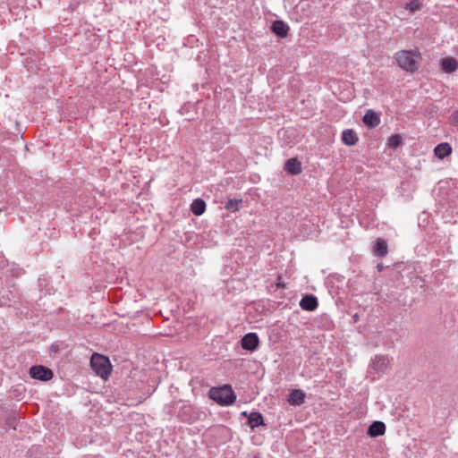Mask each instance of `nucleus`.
Wrapping results in <instances>:
<instances>
[{
    "label": "nucleus",
    "mask_w": 458,
    "mask_h": 458,
    "mask_svg": "<svg viewBox=\"0 0 458 458\" xmlns=\"http://www.w3.org/2000/svg\"><path fill=\"white\" fill-rule=\"evenodd\" d=\"M420 57V54L417 50H400L394 56L399 67L409 72H414L419 69Z\"/></svg>",
    "instance_id": "f257e3e1"
},
{
    "label": "nucleus",
    "mask_w": 458,
    "mask_h": 458,
    "mask_svg": "<svg viewBox=\"0 0 458 458\" xmlns=\"http://www.w3.org/2000/svg\"><path fill=\"white\" fill-rule=\"evenodd\" d=\"M208 396L222 406H230L236 400V394L230 385H225L221 387H212L209 390Z\"/></svg>",
    "instance_id": "f03ea898"
},
{
    "label": "nucleus",
    "mask_w": 458,
    "mask_h": 458,
    "mask_svg": "<svg viewBox=\"0 0 458 458\" xmlns=\"http://www.w3.org/2000/svg\"><path fill=\"white\" fill-rule=\"evenodd\" d=\"M92 370L100 377L106 379L112 371L109 359L99 353H93L90 359Z\"/></svg>",
    "instance_id": "7ed1b4c3"
},
{
    "label": "nucleus",
    "mask_w": 458,
    "mask_h": 458,
    "mask_svg": "<svg viewBox=\"0 0 458 458\" xmlns=\"http://www.w3.org/2000/svg\"><path fill=\"white\" fill-rule=\"evenodd\" d=\"M206 412L189 403H183L178 410L177 418L185 423H194L206 418Z\"/></svg>",
    "instance_id": "20e7f679"
},
{
    "label": "nucleus",
    "mask_w": 458,
    "mask_h": 458,
    "mask_svg": "<svg viewBox=\"0 0 458 458\" xmlns=\"http://www.w3.org/2000/svg\"><path fill=\"white\" fill-rule=\"evenodd\" d=\"M30 375L32 378L44 382L50 380L54 376L50 369L42 365L32 366L30 369Z\"/></svg>",
    "instance_id": "39448f33"
},
{
    "label": "nucleus",
    "mask_w": 458,
    "mask_h": 458,
    "mask_svg": "<svg viewBox=\"0 0 458 458\" xmlns=\"http://www.w3.org/2000/svg\"><path fill=\"white\" fill-rule=\"evenodd\" d=\"M259 339L256 333H248L241 340V345L243 350L254 352L258 349Z\"/></svg>",
    "instance_id": "423d86ee"
},
{
    "label": "nucleus",
    "mask_w": 458,
    "mask_h": 458,
    "mask_svg": "<svg viewBox=\"0 0 458 458\" xmlns=\"http://www.w3.org/2000/svg\"><path fill=\"white\" fill-rule=\"evenodd\" d=\"M362 121L366 126L369 128H375L380 123V116L379 114L372 109H369L366 111Z\"/></svg>",
    "instance_id": "0eeeda50"
},
{
    "label": "nucleus",
    "mask_w": 458,
    "mask_h": 458,
    "mask_svg": "<svg viewBox=\"0 0 458 458\" xmlns=\"http://www.w3.org/2000/svg\"><path fill=\"white\" fill-rule=\"evenodd\" d=\"M318 306V301L316 296L312 294L305 295L300 301V307L303 310L313 311Z\"/></svg>",
    "instance_id": "6e6552de"
},
{
    "label": "nucleus",
    "mask_w": 458,
    "mask_h": 458,
    "mask_svg": "<svg viewBox=\"0 0 458 458\" xmlns=\"http://www.w3.org/2000/svg\"><path fill=\"white\" fill-rule=\"evenodd\" d=\"M386 433V425L383 421H373L368 428L367 434L371 437L383 436Z\"/></svg>",
    "instance_id": "1a4fd4ad"
},
{
    "label": "nucleus",
    "mask_w": 458,
    "mask_h": 458,
    "mask_svg": "<svg viewBox=\"0 0 458 458\" xmlns=\"http://www.w3.org/2000/svg\"><path fill=\"white\" fill-rule=\"evenodd\" d=\"M271 30L280 38H285L289 32V26L283 21H275L271 25Z\"/></svg>",
    "instance_id": "9d476101"
},
{
    "label": "nucleus",
    "mask_w": 458,
    "mask_h": 458,
    "mask_svg": "<svg viewBox=\"0 0 458 458\" xmlns=\"http://www.w3.org/2000/svg\"><path fill=\"white\" fill-rule=\"evenodd\" d=\"M388 253V246L384 239L377 238L373 245V254L379 258H384Z\"/></svg>",
    "instance_id": "9b49d317"
},
{
    "label": "nucleus",
    "mask_w": 458,
    "mask_h": 458,
    "mask_svg": "<svg viewBox=\"0 0 458 458\" xmlns=\"http://www.w3.org/2000/svg\"><path fill=\"white\" fill-rule=\"evenodd\" d=\"M389 364V359L386 356L377 355L371 360V368L377 372H384Z\"/></svg>",
    "instance_id": "f8f14e48"
},
{
    "label": "nucleus",
    "mask_w": 458,
    "mask_h": 458,
    "mask_svg": "<svg viewBox=\"0 0 458 458\" xmlns=\"http://www.w3.org/2000/svg\"><path fill=\"white\" fill-rule=\"evenodd\" d=\"M284 170L290 174L297 175L301 173V164L295 157L290 158L284 164Z\"/></svg>",
    "instance_id": "ddd939ff"
},
{
    "label": "nucleus",
    "mask_w": 458,
    "mask_h": 458,
    "mask_svg": "<svg viewBox=\"0 0 458 458\" xmlns=\"http://www.w3.org/2000/svg\"><path fill=\"white\" fill-rule=\"evenodd\" d=\"M440 66L445 73H452L457 70L458 62L454 57H445L441 60Z\"/></svg>",
    "instance_id": "4468645a"
},
{
    "label": "nucleus",
    "mask_w": 458,
    "mask_h": 458,
    "mask_svg": "<svg viewBox=\"0 0 458 458\" xmlns=\"http://www.w3.org/2000/svg\"><path fill=\"white\" fill-rule=\"evenodd\" d=\"M359 140L357 133L352 129H345L342 132V141L347 146H353Z\"/></svg>",
    "instance_id": "2eb2a0df"
},
{
    "label": "nucleus",
    "mask_w": 458,
    "mask_h": 458,
    "mask_svg": "<svg viewBox=\"0 0 458 458\" xmlns=\"http://www.w3.org/2000/svg\"><path fill=\"white\" fill-rule=\"evenodd\" d=\"M305 401V394L301 389L293 390L288 396V403L292 405H301Z\"/></svg>",
    "instance_id": "dca6fc26"
},
{
    "label": "nucleus",
    "mask_w": 458,
    "mask_h": 458,
    "mask_svg": "<svg viewBox=\"0 0 458 458\" xmlns=\"http://www.w3.org/2000/svg\"><path fill=\"white\" fill-rule=\"evenodd\" d=\"M264 424V418L260 412L252 411L248 416V425L251 429H254L255 428L262 426Z\"/></svg>",
    "instance_id": "f3484780"
},
{
    "label": "nucleus",
    "mask_w": 458,
    "mask_h": 458,
    "mask_svg": "<svg viewBox=\"0 0 458 458\" xmlns=\"http://www.w3.org/2000/svg\"><path fill=\"white\" fill-rule=\"evenodd\" d=\"M434 153L439 159H444L452 153V148L448 143H440L435 148Z\"/></svg>",
    "instance_id": "a211bd4d"
},
{
    "label": "nucleus",
    "mask_w": 458,
    "mask_h": 458,
    "mask_svg": "<svg viewBox=\"0 0 458 458\" xmlns=\"http://www.w3.org/2000/svg\"><path fill=\"white\" fill-rule=\"evenodd\" d=\"M206 210V202L202 199H195L191 204V211L195 216H201Z\"/></svg>",
    "instance_id": "6ab92c4d"
},
{
    "label": "nucleus",
    "mask_w": 458,
    "mask_h": 458,
    "mask_svg": "<svg viewBox=\"0 0 458 458\" xmlns=\"http://www.w3.org/2000/svg\"><path fill=\"white\" fill-rule=\"evenodd\" d=\"M403 144V138L400 134H394L388 138L387 145L392 148H396Z\"/></svg>",
    "instance_id": "aec40b11"
},
{
    "label": "nucleus",
    "mask_w": 458,
    "mask_h": 458,
    "mask_svg": "<svg viewBox=\"0 0 458 458\" xmlns=\"http://www.w3.org/2000/svg\"><path fill=\"white\" fill-rule=\"evenodd\" d=\"M242 199H230L226 204L225 208L231 212H236L240 209Z\"/></svg>",
    "instance_id": "412c9836"
},
{
    "label": "nucleus",
    "mask_w": 458,
    "mask_h": 458,
    "mask_svg": "<svg viewBox=\"0 0 458 458\" xmlns=\"http://www.w3.org/2000/svg\"><path fill=\"white\" fill-rule=\"evenodd\" d=\"M421 8V4L418 0H411V2L405 4V9L409 10L411 13H414L419 11Z\"/></svg>",
    "instance_id": "4be33fe9"
},
{
    "label": "nucleus",
    "mask_w": 458,
    "mask_h": 458,
    "mask_svg": "<svg viewBox=\"0 0 458 458\" xmlns=\"http://www.w3.org/2000/svg\"><path fill=\"white\" fill-rule=\"evenodd\" d=\"M276 288H285V284L282 281V276L278 275L276 283Z\"/></svg>",
    "instance_id": "5701e85b"
},
{
    "label": "nucleus",
    "mask_w": 458,
    "mask_h": 458,
    "mask_svg": "<svg viewBox=\"0 0 458 458\" xmlns=\"http://www.w3.org/2000/svg\"><path fill=\"white\" fill-rule=\"evenodd\" d=\"M452 121L453 123H457L458 124V111H455L452 114Z\"/></svg>",
    "instance_id": "b1692460"
},
{
    "label": "nucleus",
    "mask_w": 458,
    "mask_h": 458,
    "mask_svg": "<svg viewBox=\"0 0 458 458\" xmlns=\"http://www.w3.org/2000/svg\"><path fill=\"white\" fill-rule=\"evenodd\" d=\"M352 319L354 322H357L359 320V315L356 313L352 316Z\"/></svg>",
    "instance_id": "393cba45"
},
{
    "label": "nucleus",
    "mask_w": 458,
    "mask_h": 458,
    "mask_svg": "<svg viewBox=\"0 0 458 458\" xmlns=\"http://www.w3.org/2000/svg\"><path fill=\"white\" fill-rule=\"evenodd\" d=\"M377 267L379 270H381L383 267H382V265H378Z\"/></svg>",
    "instance_id": "a878e982"
},
{
    "label": "nucleus",
    "mask_w": 458,
    "mask_h": 458,
    "mask_svg": "<svg viewBox=\"0 0 458 458\" xmlns=\"http://www.w3.org/2000/svg\"><path fill=\"white\" fill-rule=\"evenodd\" d=\"M242 415H243V416H247V411H243V412L242 413Z\"/></svg>",
    "instance_id": "bb28decb"
}]
</instances>
